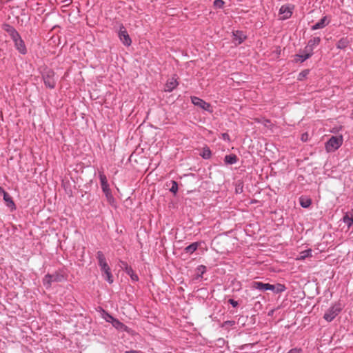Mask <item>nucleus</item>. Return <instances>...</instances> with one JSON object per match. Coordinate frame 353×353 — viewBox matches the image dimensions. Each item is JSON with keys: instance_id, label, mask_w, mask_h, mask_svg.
<instances>
[{"instance_id": "f257e3e1", "label": "nucleus", "mask_w": 353, "mask_h": 353, "mask_svg": "<svg viewBox=\"0 0 353 353\" xmlns=\"http://www.w3.org/2000/svg\"><path fill=\"white\" fill-rule=\"evenodd\" d=\"M99 178L100 180V183H101L102 191L105 196L107 201L112 206H115L116 205V200L114 198V196L111 192V190H110V188L109 187V184L108 183L107 177L103 171L99 172Z\"/></svg>"}, {"instance_id": "f03ea898", "label": "nucleus", "mask_w": 353, "mask_h": 353, "mask_svg": "<svg viewBox=\"0 0 353 353\" xmlns=\"http://www.w3.org/2000/svg\"><path fill=\"white\" fill-rule=\"evenodd\" d=\"M343 142V138L342 135L332 136L325 143V150L327 152H333L342 145Z\"/></svg>"}, {"instance_id": "7ed1b4c3", "label": "nucleus", "mask_w": 353, "mask_h": 353, "mask_svg": "<svg viewBox=\"0 0 353 353\" xmlns=\"http://www.w3.org/2000/svg\"><path fill=\"white\" fill-rule=\"evenodd\" d=\"M341 310V304L335 303L325 312L323 318L327 322H331L340 313Z\"/></svg>"}, {"instance_id": "20e7f679", "label": "nucleus", "mask_w": 353, "mask_h": 353, "mask_svg": "<svg viewBox=\"0 0 353 353\" xmlns=\"http://www.w3.org/2000/svg\"><path fill=\"white\" fill-rule=\"evenodd\" d=\"M44 84L46 87L53 89L56 85V81L54 79V72L50 69L46 70L42 74Z\"/></svg>"}, {"instance_id": "39448f33", "label": "nucleus", "mask_w": 353, "mask_h": 353, "mask_svg": "<svg viewBox=\"0 0 353 353\" xmlns=\"http://www.w3.org/2000/svg\"><path fill=\"white\" fill-rule=\"evenodd\" d=\"M191 101L194 105L201 108L203 110L208 111L209 112H212V108L211 107V105L209 103L205 102L203 99L197 97H192Z\"/></svg>"}, {"instance_id": "423d86ee", "label": "nucleus", "mask_w": 353, "mask_h": 353, "mask_svg": "<svg viewBox=\"0 0 353 353\" xmlns=\"http://www.w3.org/2000/svg\"><path fill=\"white\" fill-rule=\"evenodd\" d=\"M119 37L124 46H130L132 43V40L128 34L124 26H121L119 32Z\"/></svg>"}, {"instance_id": "0eeeda50", "label": "nucleus", "mask_w": 353, "mask_h": 353, "mask_svg": "<svg viewBox=\"0 0 353 353\" xmlns=\"http://www.w3.org/2000/svg\"><path fill=\"white\" fill-rule=\"evenodd\" d=\"M97 259L98 260V265L100 268L101 271L108 268H110L106 261V259L101 251H98L97 252Z\"/></svg>"}, {"instance_id": "6e6552de", "label": "nucleus", "mask_w": 353, "mask_h": 353, "mask_svg": "<svg viewBox=\"0 0 353 353\" xmlns=\"http://www.w3.org/2000/svg\"><path fill=\"white\" fill-rule=\"evenodd\" d=\"M294 8L293 5H283L281 7L279 12L283 14V19H288L292 16Z\"/></svg>"}, {"instance_id": "1a4fd4ad", "label": "nucleus", "mask_w": 353, "mask_h": 353, "mask_svg": "<svg viewBox=\"0 0 353 353\" xmlns=\"http://www.w3.org/2000/svg\"><path fill=\"white\" fill-rule=\"evenodd\" d=\"M122 264L123 265V268L125 273L130 276L132 281H137L139 280V277L134 273L133 269L130 266H129L125 262H122Z\"/></svg>"}, {"instance_id": "9d476101", "label": "nucleus", "mask_w": 353, "mask_h": 353, "mask_svg": "<svg viewBox=\"0 0 353 353\" xmlns=\"http://www.w3.org/2000/svg\"><path fill=\"white\" fill-rule=\"evenodd\" d=\"M112 325L114 327H115L119 331L126 332H129V331H130L129 327H127L125 324H123L122 322H121L117 319H114L113 320V321L112 322Z\"/></svg>"}, {"instance_id": "9b49d317", "label": "nucleus", "mask_w": 353, "mask_h": 353, "mask_svg": "<svg viewBox=\"0 0 353 353\" xmlns=\"http://www.w3.org/2000/svg\"><path fill=\"white\" fill-rule=\"evenodd\" d=\"M14 46L19 53L26 54L27 53V48L25 43L22 39L14 42Z\"/></svg>"}, {"instance_id": "f8f14e48", "label": "nucleus", "mask_w": 353, "mask_h": 353, "mask_svg": "<svg viewBox=\"0 0 353 353\" xmlns=\"http://www.w3.org/2000/svg\"><path fill=\"white\" fill-rule=\"evenodd\" d=\"M329 21L327 19V17H323L319 22L315 23L311 27L312 30H316L319 29H322L325 28L329 23Z\"/></svg>"}, {"instance_id": "ddd939ff", "label": "nucleus", "mask_w": 353, "mask_h": 353, "mask_svg": "<svg viewBox=\"0 0 353 353\" xmlns=\"http://www.w3.org/2000/svg\"><path fill=\"white\" fill-rule=\"evenodd\" d=\"M312 256V249H307V250L300 252L299 254L296 257L295 259L297 261H303L306 258H310Z\"/></svg>"}, {"instance_id": "4468645a", "label": "nucleus", "mask_w": 353, "mask_h": 353, "mask_svg": "<svg viewBox=\"0 0 353 353\" xmlns=\"http://www.w3.org/2000/svg\"><path fill=\"white\" fill-rule=\"evenodd\" d=\"M178 85V82L174 78L169 79L165 87V91L172 92Z\"/></svg>"}, {"instance_id": "2eb2a0df", "label": "nucleus", "mask_w": 353, "mask_h": 353, "mask_svg": "<svg viewBox=\"0 0 353 353\" xmlns=\"http://www.w3.org/2000/svg\"><path fill=\"white\" fill-rule=\"evenodd\" d=\"M101 272H102V276H103L104 279L107 282H108L110 284L113 283V281H114L113 276L111 272L110 268H108L102 270Z\"/></svg>"}, {"instance_id": "dca6fc26", "label": "nucleus", "mask_w": 353, "mask_h": 353, "mask_svg": "<svg viewBox=\"0 0 353 353\" xmlns=\"http://www.w3.org/2000/svg\"><path fill=\"white\" fill-rule=\"evenodd\" d=\"M251 288L252 289L259 290L260 291H266L267 283H263L260 281H253L251 284Z\"/></svg>"}, {"instance_id": "f3484780", "label": "nucleus", "mask_w": 353, "mask_h": 353, "mask_svg": "<svg viewBox=\"0 0 353 353\" xmlns=\"http://www.w3.org/2000/svg\"><path fill=\"white\" fill-rule=\"evenodd\" d=\"M238 161V158L236 154H231L229 155H226L224 158V162L228 165H233L235 164Z\"/></svg>"}, {"instance_id": "a211bd4d", "label": "nucleus", "mask_w": 353, "mask_h": 353, "mask_svg": "<svg viewBox=\"0 0 353 353\" xmlns=\"http://www.w3.org/2000/svg\"><path fill=\"white\" fill-rule=\"evenodd\" d=\"M234 40L237 42L238 44L241 43L245 39V36L241 31H236L233 32Z\"/></svg>"}, {"instance_id": "6ab92c4d", "label": "nucleus", "mask_w": 353, "mask_h": 353, "mask_svg": "<svg viewBox=\"0 0 353 353\" xmlns=\"http://www.w3.org/2000/svg\"><path fill=\"white\" fill-rule=\"evenodd\" d=\"M321 42V38L319 37H313L312 39H310L308 42H307V44L313 50L314 49L319 45Z\"/></svg>"}, {"instance_id": "aec40b11", "label": "nucleus", "mask_w": 353, "mask_h": 353, "mask_svg": "<svg viewBox=\"0 0 353 353\" xmlns=\"http://www.w3.org/2000/svg\"><path fill=\"white\" fill-rule=\"evenodd\" d=\"M51 276L54 282H61L65 279L64 274L59 272L51 274Z\"/></svg>"}, {"instance_id": "412c9836", "label": "nucleus", "mask_w": 353, "mask_h": 353, "mask_svg": "<svg viewBox=\"0 0 353 353\" xmlns=\"http://www.w3.org/2000/svg\"><path fill=\"white\" fill-rule=\"evenodd\" d=\"M199 244L200 243L199 242H194L191 243L185 248V252L188 254H192L197 250Z\"/></svg>"}, {"instance_id": "4be33fe9", "label": "nucleus", "mask_w": 353, "mask_h": 353, "mask_svg": "<svg viewBox=\"0 0 353 353\" xmlns=\"http://www.w3.org/2000/svg\"><path fill=\"white\" fill-rule=\"evenodd\" d=\"M206 272V267L203 265H199L196 269V279L202 278L203 274Z\"/></svg>"}, {"instance_id": "5701e85b", "label": "nucleus", "mask_w": 353, "mask_h": 353, "mask_svg": "<svg viewBox=\"0 0 353 353\" xmlns=\"http://www.w3.org/2000/svg\"><path fill=\"white\" fill-rule=\"evenodd\" d=\"M343 222L347 225L348 228H350L353 225V216H350L348 213H346L343 217Z\"/></svg>"}, {"instance_id": "b1692460", "label": "nucleus", "mask_w": 353, "mask_h": 353, "mask_svg": "<svg viewBox=\"0 0 353 353\" xmlns=\"http://www.w3.org/2000/svg\"><path fill=\"white\" fill-rule=\"evenodd\" d=\"M299 202L301 206L304 208H308L312 203V201L310 199L303 196L300 197Z\"/></svg>"}, {"instance_id": "393cba45", "label": "nucleus", "mask_w": 353, "mask_h": 353, "mask_svg": "<svg viewBox=\"0 0 353 353\" xmlns=\"http://www.w3.org/2000/svg\"><path fill=\"white\" fill-rule=\"evenodd\" d=\"M53 280L52 279V276L50 274H46L43 279V285L46 286V288H50L52 283H53Z\"/></svg>"}, {"instance_id": "a878e982", "label": "nucleus", "mask_w": 353, "mask_h": 353, "mask_svg": "<svg viewBox=\"0 0 353 353\" xmlns=\"http://www.w3.org/2000/svg\"><path fill=\"white\" fill-rule=\"evenodd\" d=\"M3 199L7 203L8 207L14 208V203L10 196L6 192H3Z\"/></svg>"}, {"instance_id": "bb28decb", "label": "nucleus", "mask_w": 353, "mask_h": 353, "mask_svg": "<svg viewBox=\"0 0 353 353\" xmlns=\"http://www.w3.org/2000/svg\"><path fill=\"white\" fill-rule=\"evenodd\" d=\"M102 318L108 323H112L113 320L115 319L114 318L111 314H110L108 312L105 311L104 310H102L101 312Z\"/></svg>"}, {"instance_id": "cd10ccee", "label": "nucleus", "mask_w": 353, "mask_h": 353, "mask_svg": "<svg viewBox=\"0 0 353 353\" xmlns=\"http://www.w3.org/2000/svg\"><path fill=\"white\" fill-rule=\"evenodd\" d=\"M348 41L345 38L341 39L336 43V48L339 49H344L347 46Z\"/></svg>"}, {"instance_id": "c85d7f7f", "label": "nucleus", "mask_w": 353, "mask_h": 353, "mask_svg": "<svg viewBox=\"0 0 353 353\" xmlns=\"http://www.w3.org/2000/svg\"><path fill=\"white\" fill-rule=\"evenodd\" d=\"M211 154L212 153L210 148L208 147H205L203 148V151L202 153L201 154V156L205 159H208L210 158Z\"/></svg>"}, {"instance_id": "c756f323", "label": "nucleus", "mask_w": 353, "mask_h": 353, "mask_svg": "<svg viewBox=\"0 0 353 353\" xmlns=\"http://www.w3.org/2000/svg\"><path fill=\"white\" fill-rule=\"evenodd\" d=\"M302 52L305 54V59H309L313 54V50L307 45L303 50Z\"/></svg>"}, {"instance_id": "7c9ffc66", "label": "nucleus", "mask_w": 353, "mask_h": 353, "mask_svg": "<svg viewBox=\"0 0 353 353\" xmlns=\"http://www.w3.org/2000/svg\"><path fill=\"white\" fill-rule=\"evenodd\" d=\"M3 30L10 35L11 36L14 33L17 32L16 29L12 27V26H10L8 24H5L3 26Z\"/></svg>"}, {"instance_id": "2f4dec72", "label": "nucleus", "mask_w": 353, "mask_h": 353, "mask_svg": "<svg viewBox=\"0 0 353 353\" xmlns=\"http://www.w3.org/2000/svg\"><path fill=\"white\" fill-rule=\"evenodd\" d=\"M274 293L279 294L284 292L285 290V287L283 284L278 283L276 285H274Z\"/></svg>"}, {"instance_id": "473e14b6", "label": "nucleus", "mask_w": 353, "mask_h": 353, "mask_svg": "<svg viewBox=\"0 0 353 353\" xmlns=\"http://www.w3.org/2000/svg\"><path fill=\"white\" fill-rule=\"evenodd\" d=\"M305 54H303L302 52L300 54H296L295 55V57H294V61L297 63V62H300V63H303V61H305V60H307V59H305Z\"/></svg>"}, {"instance_id": "72a5a7b5", "label": "nucleus", "mask_w": 353, "mask_h": 353, "mask_svg": "<svg viewBox=\"0 0 353 353\" xmlns=\"http://www.w3.org/2000/svg\"><path fill=\"white\" fill-rule=\"evenodd\" d=\"M308 74H309L308 70H305L302 71L301 72L299 73V74L298 76V80H299V81L303 80L307 76Z\"/></svg>"}, {"instance_id": "f704fd0d", "label": "nucleus", "mask_w": 353, "mask_h": 353, "mask_svg": "<svg viewBox=\"0 0 353 353\" xmlns=\"http://www.w3.org/2000/svg\"><path fill=\"white\" fill-rule=\"evenodd\" d=\"M235 325V321H224L221 325L222 327H232Z\"/></svg>"}, {"instance_id": "c9c22d12", "label": "nucleus", "mask_w": 353, "mask_h": 353, "mask_svg": "<svg viewBox=\"0 0 353 353\" xmlns=\"http://www.w3.org/2000/svg\"><path fill=\"white\" fill-rule=\"evenodd\" d=\"M224 5L223 0H215L214 1V6L216 8H221Z\"/></svg>"}, {"instance_id": "e433bc0d", "label": "nucleus", "mask_w": 353, "mask_h": 353, "mask_svg": "<svg viewBox=\"0 0 353 353\" xmlns=\"http://www.w3.org/2000/svg\"><path fill=\"white\" fill-rule=\"evenodd\" d=\"M170 192L173 193H176L178 191V184L176 181H173L172 182V186L170 189Z\"/></svg>"}, {"instance_id": "4c0bfd02", "label": "nucleus", "mask_w": 353, "mask_h": 353, "mask_svg": "<svg viewBox=\"0 0 353 353\" xmlns=\"http://www.w3.org/2000/svg\"><path fill=\"white\" fill-rule=\"evenodd\" d=\"M10 37H11V39H12L14 43L16 41H18L20 39H21L20 34H19V32L17 31L15 33H14L13 34H12L11 36H10Z\"/></svg>"}, {"instance_id": "58836bf2", "label": "nucleus", "mask_w": 353, "mask_h": 353, "mask_svg": "<svg viewBox=\"0 0 353 353\" xmlns=\"http://www.w3.org/2000/svg\"><path fill=\"white\" fill-rule=\"evenodd\" d=\"M302 352L301 348L294 347L290 350L287 353H302Z\"/></svg>"}, {"instance_id": "ea45409f", "label": "nucleus", "mask_w": 353, "mask_h": 353, "mask_svg": "<svg viewBox=\"0 0 353 353\" xmlns=\"http://www.w3.org/2000/svg\"><path fill=\"white\" fill-rule=\"evenodd\" d=\"M228 302L234 307H236L238 305V302L234 299H229Z\"/></svg>"}, {"instance_id": "a19ab883", "label": "nucleus", "mask_w": 353, "mask_h": 353, "mask_svg": "<svg viewBox=\"0 0 353 353\" xmlns=\"http://www.w3.org/2000/svg\"><path fill=\"white\" fill-rule=\"evenodd\" d=\"M274 285L267 283V290H270L274 292Z\"/></svg>"}, {"instance_id": "79ce46f5", "label": "nucleus", "mask_w": 353, "mask_h": 353, "mask_svg": "<svg viewBox=\"0 0 353 353\" xmlns=\"http://www.w3.org/2000/svg\"><path fill=\"white\" fill-rule=\"evenodd\" d=\"M222 138L225 140V141H229L230 140V137H229V135L227 133H223L222 134Z\"/></svg>"}, {"instance_id": "37998d69", "label": "nucleus", "mask_w": 353, "mask_h": 353, "mask_svg": "<svg viewBox=\"0 0 353 353\" xmlns=\"http://www.w3.org/2000/svg\"><path fill=\"white\" fill-rule=\"evenodd\" d=\"M124 353H143L141 351L138 350H130V351H126Z\"/></svg>"}, {"instance_id": "c03bdc74", "label": "nucleus", "mask_w": 353, "mask_h": 353, "mask_svg": "<svg viewBox=\"0 0 353 353\" xmlns=\"http://www.w3.org/2000/svg\"><path fill=\"white\" fill-rule=\"evenodd\" d=\"M304 139H305V137H304V134H303V136H302V140H304Z\"/></svg>"}, {"instance_id": "a18cd8bd", "label": "nucleus", "mask_w": 353, "mask_h": 353, "mask_svg": "<svg viewBox=\"0 0 353 353\" xmlns=\"http://www.w3.org/2000/svg\"><path fill=\"white\" fill-rule=\"evenodd\" d=\"M304 139H305V137H304V134H303V136H302V140H304Z\"/></svg>"}]
</instances>
